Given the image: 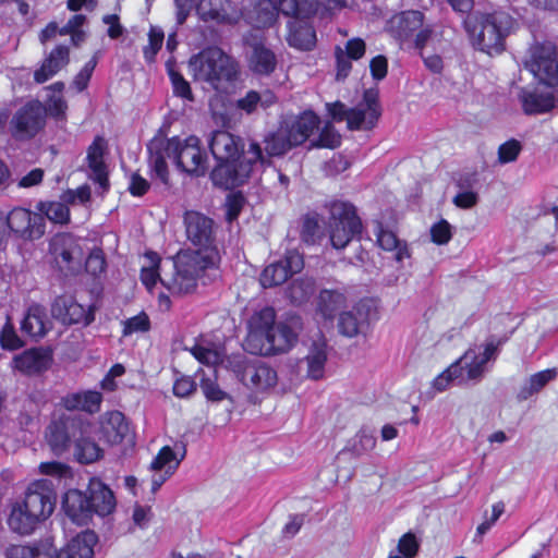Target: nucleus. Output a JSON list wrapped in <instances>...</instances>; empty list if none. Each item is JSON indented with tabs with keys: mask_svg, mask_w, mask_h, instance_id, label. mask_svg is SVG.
Wrapping results in <instances>:
<instances>
[{
	"mask_svg": "<svg viewBox=\"0 0 558 558\" xmlns=\"http://www.w3.org/2000/svg\"><path fill=\"white\" fill-rule=\"evenodd\" d=\"M209 148L218 165L211 171L215 185L232 189L243 184L265 158L258 143L252 142L246 151L240 137L226 131H216L209 141Z\"/></svg>",
	"mask_w": 558,
	"mask_h": 558,
	"instance_id": "f257e3e1",
	"label": "nucleus"
},
{
	"mask_svg": "<svg viewBox=\"0 0 558 558\" xmlns=\"http://www.w3.org/2000/svg\"><path fill=\"white\" fill-rule=\"evenodd\" d=\"M248 327L245 349L252 354L275 355L294 347L302 324L296 316L277 323L275 310L265 307L252 315Z\"/></svg>",
	"mask_w": 558,
	"mask_h": 558,
	"instance_id": "f03ea898",
	"label": "nucleus"
},
{
	"mask_svg": "<svg viewBox=\"0 0 558 558\" xmlns=\"http://www.w3.org/2000/svg\"><path fill=\"white\" fill-rule=\"evenodd\" d=\"M148 151L149 165L165 184L169 181L166 158L173 159L178 168L196 177L204 175L207 171L206 156L196 136L184 140L156 137L148 144Z\"/></svg>",
	"mask_w": 558,
	"mask_h": 558,
	"instance_id": "7ed1b4c3",
	"label": "nucleus"
},
{
	"mask_svg": "<svg viewBox=\"0 0 558 558\" xmlns=\"http://www.w3.org/2000/svg\"><path fill=\"white\" fill-rule=\"evenodd\" d=\"M189 68L195 81L205 82L218 92L236 80L238 62L218 47H209L190 58Z\"/></svg>",
	"mask_w": 558,
	"mask_h": 558,
	"instance_id": "20e7f679",
	"label": "nucleus"
},
{
	"mask_svg": "<svg viewBox=\"0 0 558 558\" xmlns=\"http://www.w3.org/2000/svg\"><path fill=\"white\" fill-rule=\"evenodd\" d=\"M472 44L488 54L504 50L505 38L512 26L511 16L501 11L493 13L476 12L464 21Z\"/></svg>",
	"mask_w": 558,
	"mask_h": 558,
	"instance_id": "39448f33",
	"label": "nucleus"
},
{
	"mask_svg": "<svg viewBox=\"0 0 558 558\" xmlns=\"http://www.w3.org/2000/svg\"><path fill=\"white\" fill-rule=\"evenodd\" d=\"M53 508L51 490L43 483H33L24 500L12 508L9 525L14 532L29 534L52 513Z\"/></svg>",
	"mask_w": 558,
	"mask_h": 558,
	"instance_id": "423d86ee",
	"label": "nucleus"
},
{
	"mask_svg": "<svg viewBox=\"0 0 558 558\" xmlns=\"http://www.w3.org/2000/svg\"><path fill=\"white\" fill-rule=\"evenodd\" d=\"M214 252L194 251L179 255L170 266L173 272L160 277V282L173 294H186L196 289L197 279L215 264Z\"/></svg>",
	"mask_w": 558,
	"mask_h": 558,
	"instance_id": "0eeeda50",
	"label": "nucleus"
},
{
	"mask_svg": "<svg viewBox=\"0 0 558 558\" xmlns=\"http://www.w3.org/2000/svg\"><path fill=\"white\" fill-rule=\"evenodd\" d=\"M93 424L78 414L61 413L52 418L47 427L46 439L56 454L66 451L84 435H92Z\"/></svg>",
	"mask_w": 558,
	"mask_h": 558,
	"instance_id": "6e6552de",
	"label": "nucleus"
},
{
	"mask_svg": "<svg viewBox=\"0 0 558 558\" xmlns=\"http://www.w3.org/2000/svg\"><path fill=\"white\" fill-rule=\"evenodd\" d=\"M361 231V221L352 205L333 202L328 220L329 240L336 250L344 248Z\"/></svg>",
	"mask_w": 558,
	"mask_h": 558,
	"instance_id": "1a4fd4ad",
	"label": "nucleus"
},
{
	"mask_svg": "<svg viewBox=\"0 0 558 558\" xmlns=\"http://www.w3.org/2000/svg\"><path fill=\"white\" fill-rule=\"evenodd\" d=\"M232 367L236 378L254 393H269L278 385L277 371L259 360H239Z\"/></svg>",
	"mask_w": 558,
	"mask_h": 558,
	"instance_id": "9d476101",
	"label": "nucleus"
},
{
	"mask_svg": "<svg viewBox=\"0 0 558 558\" xmlns=\"http://www.w3.org/2000/svg\"><path fill=\"white\" fill-rule=\"evenodd\" d=\"M524 66L546 85L558 83V51L553 44H537L530 48Z\"/></svg>",
	"mask_w": 558,
	"mask_h": 558,
	"instance_id": "9b49d317",
	"label": "nucleus"
},
{
	"mask_svg": "<svg viewBox=\"0 0 558 558\" xmlns=\"http://www.w3.org/2000/svg\"><path fill=\"white\" fill-rule=\"evenodd\" d=\"M47 110L38 100H32L20 108L13 116L10 126L14 138L23 141L33 138L45 125Z\"/></svg>",
	"mask_w": 558,
	"mask_h": 558,
	"instance_id": "f8f14e48",
	"label": "nucleus"
},
{
	"mask_svg": "<svg viewBox=\"0 0 558 558\" xmlns=\"http://www.w3.org/2000/svg\"><path fill=\"white\" fill-rule=\"evenodd\" d=\"M49 254L61 271L75 274L80 271L83 248L77 239L68 233H59L49 242Z\"/></svg>",
	"mask_w": 558,
	"mask_h": 558,
	"instance_id": "ddd939ff",
	"label": "nucleus"
},
{
	"mask_svg": "<svg viewBox=\"0 0 558 558\" xmlns=\"http://www.w3.org/2000/svg\"><path fill=\"white\" fill-rule=\"evenodd\" d=\"M243 40L248 48L246 58L250 70L258 75L271 74L277 66V57L266 46L264 37L258 32H250Z\"/></svg>",
	"mask_w": 558,
	"mask_h": 558,
	"instance_id": "4468645a",
	"label": "nucleus"
},
{
	"mask_svg": "<svg viewBox=\"0 0 558 558\" xmlns=\"http://www.w3.org/2000/svg\"><path fill=\"white\" fill-rule=\"evenodd\" d=\"M10 231L25 240H38L45 234L46 218L25 208H14L8 216Z\"/></svg>",
	"mask_w": 558,
	"mask_h": 558,
	"instance_id": "2eb2a0df",
	"label": "nucleus"
},
{
	"mask_svg": "<svg viewBox=\"0 0 558 558\" xmlns=\"http://www.w3.org/2000/svg\"><path fill=\"white\" fill-rule=\"evenodd\" d=\"M303 266L302 255L296 251H289L282 259L265 267L260 274V283L264 288L282 284L290 276L300 272Z\"/></svg>",
	"mask_w": 558,
	"mask_h": 558,
	"instance_id": "dca6fc26",
	"label": "nucleus"
},
{
	"mask_svg": "<svg viewBox=\"0 0 558 558\" xmlns=\"http://www.w3.org/2000/svg\"><path fill=\"white\" fill-rule=\"evenodd\" d=\"M197 14L205 22L234 25L243 17L242 11L229 0H201Z\"/></svg>",
	"mask_w": 558,
	"mask_h": 558,
	"instance_id": "f3484780",
	"label": "nucleus"
},
{
	"mask_svg": "<svg viewBox=\"0 0 558 558\" xmlns=\"http://www.w3.org/2000/svg\"><path fill=\"white\" fill-rule=\"evenodd\" d=\"M185 232L187 239L198 246L202 252L208 248L215 241L214 221L197 211H187L184 216Z\"/></svg>",
	"mask_w": 558,
	"mask_h": 558,
	"instance_id": "a211bd4d",
	"label": "nucleus"
},
{
	"mask_svg": "<svg viewBox=\"0 0 558 558\" xmlns=\"http://www.w3.org/2000/svg\"><path fill=\"white\" fill-rule=\"evenodd\" d=\"M396 34L400 39H408L415 35V47L423 49L432 39V31L422 28L423 14L418 11L403 12L393 20Z\"/></svg>",
	"mask_w": 558,
	"mask_h": 558,
	"instance_id": "6ab92c4d",
	"label": "nucleus"
},
{
	"mask_svg": "<svg viewBox=\"0 0 558 558\" xmlns=\"http://www.w3.org/2000/svg\"><path fill=\"white\" fill-rule=\"evenodd\" d=\"M184 456L185 450H183L180 458H178L177 453L169 446L161 448L149 466L151 471L150 489L153 493H156L174 473Z\"/></svg>",
	"mask_w": 558,
	"mask_h": 558,
	"instance_id": "aec40b11",
	"label": "nucleus"
},
{
	"mask_svg": "<svg viewBox=\"0 0 558 558\" xmlns=\"http://www.w3.org/2000/svg\"><path fill=\"white\" fill-rule=\"evenodd\" d=\"M51 315L66 325H88L94 319L93 314L88 310L69 295L58 296L53 301L51 305Z\"/></svg>",
	"mask_w": 558,
	"mask_h": 558,
	"instance_id": "412c9836",
	"label": "nucleus"
},
{
	"mask_svg": "<svg viewBox=\"0 0 558 558\" xmlns=\"http://www.w3.org/2000/svg\"><path fill=\"white\" fill-rule=\"evenodd\" d=\"M518 99L522 110L527 116L544 114L556 106V97L553 92L541 88H521Z\"/></svg>",
	"mask_w": 558,
	"mask_h": 558,
	"instance_id": "4be33fe9",
	"label": "nucleus"
},
{
	"mask_svg": "<svg viewBox=\"0 0 558 558\" xmlns=\"http://www.w3.org/2000/svg\"><path fill=\"white\" fill-rule=\"evenodd\" d=\"M319 118L312 111H305L302 114L286 119L281 126L287 133L293 146L303 144L315 129L318 128Z\"/></svg>",
	"mask_w": 558,
	"mask_h": 558,
	"instance_id": "5701e85b",
	"label": "nucleus"
},
{
	"mask_svg": "<svg viewBox=\"0 0 558 558\" xmlns=\"http://www.w3.org/2000/svg\"><path fill=\"white\" fill-rule=\"evenodd\" d=\"M14 367L25 375H36L47 371L52 363V354L43 348L25 350L13 359Z\"/></svg>",
	"mask_w": 558,
	"mask_h": 558,
	"instance_id": "b1692460",
	"label": "nucleus"
},
{
	"mask_svg": "<svg viewBox=\"0 0 558 558\" xmlns=\"http://www.w3.org/2000/svg\"><path fill=\"white\" fill-rule=\"evenodd\" d=\"M90 519L96 513L100 517L110 514L116 508V498L112 490L101 481L90 480L87 488Z\"/></svg>",
	"mask_w": 558,
	"mask_h": 558,
	"instance_id": "393cba45",
	"label": "nucleus"
},
{
	"mask_svg": "<svg viewBox=\"0 0 558 558\" xmlns=\"http://www.w3.org/2000/svg\"><path fill=\"white\" fill-rule=\"evenodd\" d=\"M366 51L365 41L361 38H352L347 41L344 48L336 46L335 57L337 62L336 78L342 81L348 77L352 64L351 60L361 59Z\"/></svg>",
	"mask_w": 558,
	"mask_h": 558,
	"instance_id": "a878e982",
	"label": "nucleus"
},
{
	"mask_svg": "<svg viewBox=\"0 0 558 558\" xmlns=\"http://www.w3.org/2000/svg\"><path fill=\"white\" fill-rule=\"evenodd\" d=\"M87 493L78 489H70L65 493L62 507L65 514L73 523L78 525L88 524L90 521V508L88 506Z\"/></svg>",
	"mask_w": 558,
	"mask_h": 558,
	"instance_id": "bb28decb",
	"label": "nucleus"
},
{
	"mask_svg": "<svg viewBox=\"0 0 558 558\" xmlns=\"http://www.w3.org/2000/svg\"><path fill=\"white\" fill-rule=\"evenodd\" d=\"M102 395L95 390L69 392L60 400V404L68 411H83L88 414L99 412Z\"/></svg>",
	"mask_w": 558,
	"mask_h": 558,
	"instance_id": "cd10ccee",
	"label": "nucleus"
},
{
	"mask_svg": "<svg viewBox=\"0 0 558 558\" xmlns=\"http://www.w3.org/2000/svg\"><path fill=\"white\" fill-rule=\"evenodd\" d=\"M328 359V345L327 341L323 336H317L313 339L307 354L304 357L307 369L306 375L308 378L317 380L323 378L325 372V365Z\"/></svg>",
	"mask_w": 558,
	"mask_h": 558,
	"instance_id": "c85d7f7f",
	"label": "nucleus"
},
{
	"mask_svg": "<svg viewBox=\"0 0 558 558\" xmlns=\"http://www.w3.org/2000/svg\"><path fill=\"white\" fill-rule=\"evenodd\" d=\"M107 148L106 141L97 136L87 150L88 167L92 171L90 178L99 184L102 191L109 186L108 173L104 162V154Z\"/></svg>",
	"mask_w": 558,
	"mask_h": 558,
	"instance_id": "c756f323",
	"label": "nucleus"
},
{
	"mask_svg": "<svg viewBox=\"0 0 558 558\" xmlns=\"http://www.w3.org/2000/svg\"><path fill=\"white\" fill-rule=\"evenodd\" d=\"M368 320V306L360 302L352 310L342 312L339 316L338 329L345 337L357 336Z\"/></svg>",
	"mask_w": 558,
	"mask_h": 558,
	"instance_id": "7c9ffc66",
	"label": "nucleus"
},
{
	"mask_svg": "<svg viewBox=\"0 0 558 558\" xmlns=\"http://www.w3.org/2000/svg\"><path fill=\"white\" fill-rule=\"evenodd\" d=\"M65 554L66 558H93L100 554L97 534L90 530L77 534L66 545Z\"/></svg>",
	"mask_w": 558,
	"mask_h": 558,
	"instance_id": "2f4dec72",
	"label": "nucleus"
},
{
	"mask_svg": "<svg viewBox=\"0 0 558 558\" xmlns=\"http://www.w3.org/2000/svg\"><path fill=\"white\" fill-rule=\"evenodd\" d=\"M70 61V50L66 46H57L35 71L34 78L38 84L47 82L63 69Z\"/></svg>",
	"mask_w": 558,
	"mask_h": 558,
	"instance_id": "473e14b6",
	"label": "nucleus"
},
{
	"mask_svg": "<svg viewBox=\"0 0 558 558\" xmlns=\"http://www.w3.org/2000/svg\"><path fill=\"white\" fill-rule=\"evenodd\" d=\"M129 424L119 411L107 413L101 421V434L107 442L118 445L129 434Z\"/></svg>",
	"mask_w": 558,
	"mask_h": 558,
	"instance_id": "72a5a7b5",
	"label": "nucleus"
},
{
	"mask_svg": "<svg viewBox=\"0 0 558 558\" xmlns=\"http://www.w3.org/2000/svg\"><path fill=\"white\" fill-rule=\"evenodd\" d=\"M57 550L50 539H44L33 545H9L3 554L7 558H53Z\"/></svg>",
	"mask_w": 558,
	"mask_h": 558,
	"instance_id": "f704fd0d",
	"label": "nucleus"
},
{
	"mask_svg": "<svg viewBox=\"0 0 558 558\" xmlns=\"http://www.w3.org/2000/svg\"><path fill=\"white\" fill-rule=\"evenodd\" d=\"M51 323L47 318L46 311L40 305H33L28 308L22 322L21 329L24 333L34 339L43 338L50 329Z\"/></svg>",
	"mask_w": 558,
	"mask_h": 558,
	"instance_id": "c9c22d12",
	"label": "nucleus"
},
{
	"mask_svg": "<svg viewBox=\"0 0 558 558\" xmlns=\"http://www.w3.org/2000/svg\"><path fill=\"white\" fill-rule=\"evenodd\" d=\"M454 364L459 367L460 379L465 381L478 380L483 376L486 363L482 361L480 350L469 349Z\"/></svg>",
	"mask_w": 558,
	"mask_h": 558,
	"instance_id": "e433bc0d",
	"label": "nucleus"
},
{
	"mask_svg": "<svg viewBox=\"0 0 558 558\" xmlns=\"http://www.w3.org/2000/svg\"><path fill=\"white\" fill-rule=\"evenodd\" d=\"M293 146L283 128L280 125L276 132L268 134L264 140V151L263 154L265 161L268 162V158L284 155Z\"/></svg>",
	"mask_w": 558,
	"mask_h": 558,
	"instance_id": "4c0bfd02",
	"label": "nucleus"
},
{
	"mask_svg": "<svg viewBox=\"0 0 558 558\" xmlns=\"http://www.w3.org/2000/svg\"><path fill=\"white\" fill-rule=\"evenodd\" d=\"M345 302L343 293L336 290H323L318 296L317 310L325 318L331 319L345 305Z\"/></svg>",
	"mask_w": 558,
	"mask_h": 558,
	"instance_id": "58836bf2",
	"label": "nucleus"
},
{
	"mask_svg": "<svg viewBox=\"0 0 558 558\" xmlns=\"http://www.w3.org/2000/svg\"><path fill=\"white\" fill-rule=\"evenodd\" d=\"M324 235L318 214L308 213L301 218L300 236L304 243L311 245L319 243Z\"/></svg>",
	"mask_w": 558,
	"mask_h": 558,
	"instance_id": "ea45409f",
	"label": "nucleus"
},
{
	"mask_svg": "<svg viewBox=\"0 0 558 558\" xmlns=\"http://www.w3.org/2000/svg\"><path fill=\"white\" fill-rule=\"evenodd\" d=\"M287 40L290 46L300 50H310L315 45V33L307 24L290 23Z\"/></svg>",
	"mask_w": 558,
	"mask_h": 558,
	"instance_id": "a19ab883",
	"label": "nucleus"
},
{
	"mask_svg": "<svg viewBox=\"0 0 558 558\" xmlns=\"http://www.w3.org/2000/svg\"><path fill=\"white\" fill-rule=\"evenodd\" d=\"M281 13L300 20L311 17L317 11L315 0H278Z\"/></svg>",
	"mask_w": 558,
	"mask_h": 558,
	"instance_id": "79ce46f5",
	"label": "nucleus"
},
{
	"mask_svg": "<svg viewBox=\"0 0 558 558\" xmlns=\"http://www.w3.org/2000/svg\"><path fill=\"white\" fill-rule=\"evenodd\" d=\"M276 101V97L270 92L257 93L250 90L246 95L236 101V107L247 114L253 113L258 106L267 108Z\"/></svg>",
	"mask_w": 558,
	"mask_h": 558,
	"instance_id": "37998d69",
	"label": "nucleus"
},
{
	"mask_svg": "<svg viewBox=\"0 0 558 558\" xmlns=\"http://www.w3.org/2000/svg\"><path fill=\"white\" fill-rule=\"evenodd\" d=\"M74 445L75 457L81 463H94L104 454L102 449L90 438V435H84Z\"/></svg>",
	"mask_w": 558,
	"mask_h": 558,
	"instance_id": "c03bdc74",
	"label": "nucleus"
},
{
	"mask_svg": "<svg viewBox=\"0 0 558 558\" xmlns=\"http://www.w3.org/2000/svg\"><path fill=\"white\" fill-rule=\"evenodd\" d=\"M377 242L383 250L395 251V258L397 262H402L404 258L410 257L407 244L401 242L391 231L380 230L377 236Z\"/></svg>",
	"mask_w": 558,
	"mask_h": 558,
	"instance_id": "a18cd8bd",
	"label": "nucleus"
},
{
	"mask_svg": "<svg viewBox=\"0 0 558 558\" xmlns=\"http://www.w3.org/2000/svg\"><path fill=\"white\" fill-rule=\"evenodd\" d=\"M376 446V438L366 430H360L354 438H352L348 446L342 450V453H349L354 458L362 457L372 451Z\"/></svg>",
	"mask_w": 558,
	"mask_h": 558,
	"instance_id": "49530a36",
	"label": "nucleus"
},
{
	"mask_svg": "<svg viewBox=\"0 0 558 558\" xmlns=\"http://www.w3.org/2000/svg\"><path fill=\"white\" fill-rule=\"evenodd\" d=\"M36 209L44 217L56 223H66L70 220V210L61 202H39Z\"/></svg>",
	"mask_w": 558,
	"mask_h": 558,
	"instance_id": "de8ad7c7",
	"label": "nucleus"
},
{
	"mask_svg": "<svg viewBox=\"0 0 558 558\" xmlns=\"http://www.w3.org/2000/svg\"><path fill=\"white\" fill-rule=\"evenodd\" d=\"M556 377L555 369H545L534 374L529 379V383L523 386L518 395L520 400H526L534 393L538 392L546 384Z\"/></svg>",
	"mask_w": 558,
	"mask_h": 558,
	"instance_id": "09e8293b",
	"label": "nucleus"
},
{
	"mask_svg": "<svg viewBox=\"0 0 558 558\" xmlns=\"http://www.w3.org/2000/svg\"><path fill=\"white\" fill-rule=\"evenodd\" d=\"M315 291V282L311 278H300L290 284L288 295L291 302L302 304L310 300Z\"/></svg>",
	"mask_w": 558,
	"mask_h": 558,
	"instance_id": "8fccbe9b",
	"label": "nucleus"
},
{
	"mask_svg": "<svg viewBox=\"0 0 558 558\" xmlns=\"http://www.w3.org/2000/svg\"><path fill=\"white\" fill-rule=\"evenodd\" d=\"M279 11V7L271 0H259L254 11V23L257 27H268L276 22Z\"/></svg>",
	"mask_w": 558,
	"mask_h": 558,
	"instance_id": "3c124183",
	"label": "nucleus"
},
{
	"mask_svg": "<svg viewBox=\"0 0 558 558\" xmlns=\"http://www.w3.org/2000/svg\"><path fill=\"white\" fill-rule=\"evenodd\" d=\"M146 258L148 259L149 265L143 266L141 271V280L146 286V288L150 290L156 284L157 280L160 281V277H168V275H160L157 272L160 258L156 253H147Z\"/></svg>",
	"mask_w": 558,
	"mask_h": 558,
	"instance_id": "603ef678",
	"label": "nucleus"
},
{
	"mask_svg": "<svg viewBox=\"0 0 558 558\" xmlns=\"http://www.w3.org/2000/svg\"><path fill=\"white\" fill-rule=\"evenodd\" d=\"M341 143V137L335 130L331 123H327L320 131L316 141L311 143V147L315 148H330L338 147Z\"/></svg>",
	"mask_w": 558,
	"mask_h": 558,
	"instance_id": "864d4df0",
	"label": "nucleus"
},
{
	"mask_svg": "<svg viewBox=\"0 0 558 558\" xmlns=\"http://www.w3.org/2000/svg\"><path fill=\"white\" fill-rule=\"evenodd\" d=\"M368 110L363 107L350 109L348 116V128L350 130L371 129L376 122L368 121Z\"/></svg>",
	"mask_w": 558,
	"mask_h": 558,
	"instance_id": "5fc2aeb1",
	"label": "nucleus"
},
{
	"mask_svg": "<svg viewBox=\"0 0 558 558\" xmlns=\"http://www.w3.org/2000/svg\"><path fill=\"white\" fill-rule=\"evenodd\" d=\"M169 76L173 86L174 95L182 97L186 100L193 101L194 96L191 90L190 83L172 68L169 69Z\"/></svg>",
	"mask_w": 558,
	"mask_h": 558,
	"instance_id": "6e6d98bb",
	"label": "nucleus"
},
{
	"mask_svg": "<svg viewBox=\"0 0 558 558\" xmlns=\"http://www.w3.org/2000/svg\"><path fill=\"white\" fill-rule=\"evenodd\" d=\"M163 32L159 28L151 27L148 34V45L144 47V56L148 62L155 60V56L160 50L163 43Z\"/></svg>",
	"mask_w": 558,
	"mask_h": 558,
	"instance_id": "4d7b16f0",
	"label": "nucleus"
},
{
	"mask_svg": "<svg viewBox=\"0 0 558 558\" xmlns=\"http://www.w3.org/2000/svg\"><path fill=\"white\" fill-rule=\"evenodd\" d=\"M213 372H214L215 378H211V377L202 378L201 388H202L205 397L208 400L222 401L227 398V393L223 390H221L220 387L216 383V373H217L216 368H214Z\"/></svg>",
	"mask_w": 558,
	"mask_h": 558,
	"instance_id": "13d9d810",
	"label": "nucleus"
},
{
	"mask_svg": "<svg viewBox=\"0 0 558 558\" xmlns=\"http://www.w3.org/2000/svg\"><path fill=\"white\" fill-rule=\"evenodd\" d=\"M191 352L197 361L208 366H216L221 362V354L217 350L195 345L191 349Z\"/></svg>",
	"mask_w": 558,
	"mask_h": 558,
	"instance_id": "bf43d9fd",
	"label": "nucleus"
},
{
	"mask_svg": "<svg viewBox=\"0 0 558 558\" xmlns=\"http://www.w3.org/2000/svg\"><path fill=\"white\" fill-rule=\"evenodd\" d=\"M0 342L4 349L16 350L23 345L15 332L13 324L8 319L0 333Z\"/></svg>",
	"mask_w": 558,
	"mask_h": 558,
	"instance_id": "052dcab7",
	"label": "nucleus"
},
{
	"mask_svg": "<svg viewBox=\"0 0 558 558\" xmlns=\"http://www.w3.org/2000/svg\"><path fill=\"white\" fill-rule=\"evenodd\" d=\"M522 149V146L519 141L517 140H509L508 142L504 143L499 146L498 149V160L500 163H508L514 161L520 151Z\"/></svg>",
	"mask_w": 558,
	"mask_h": 558,
	"instance_id": "680f3d73",
	"label": "nucleus"
},
{
	"mask_svg": "<svg viewBox=\"0 0 558 558\" xmlns=\"http://www.w3.org/2000/svg\"><path fill=\"white\" fill-rule=\"evenodd\" d=\"M368 110V121L377 122L380 117V108L378 105V94L374 89H367L363 96V104L360 106Z\"/></svg>",
	"mask_w": 558,
	"mask_h": 558,
	"instance_id": "e2e57ef3",
	"label": "nucleus"
},
{
	"mask_svg": "<svg viewBox=\"0 0 558 558\" xmlns=\"http://www.w3.org/2000/svg\"><path fill=\"white\" fill-rule=\"evenodd\" d=\"M86 271L92 276L97 277L101 275L106 269V259L101 250H94L88 255L85 263Z\"/></svg>",
	"mask_w": 558,
	"mask_h": 558,
	"instance_id": "0e129e2a",
	"label": "nucleus"
},
{
	"mask_svg": "<svg viewBox=\"0 0 558 558\" xmlns=\"http://www.w3.org/2000/svg\"><path fill=\"white\" fill-rule=\"evenodd\" d=\"M461 191L453 197V204L462 209H470L474 207L478 202V195L476 192L471 190H464V186L459 182Z\"/></svg>",
	"mask_w": 558,
	"mask_h": 558,
	"instance_id": "69168bd1",
	"label": "nucleus"
},
{
	"mask_svg": "<svg viewBox=\"0 0 558 558\" xmlns=\"http://www.w3.org/2000/svg\"><path fill=\"white\" fill-rule=\"evenodd\" d=\"M430 236L432 241L438 245L447 244L452 236L451 226L446 220L439 221L430 228Z\"/></svg>",
	"mask_w": 558,
	"mask_h": 558,
	"instance_id": "338daca9",
	"label": "nucleus"
},
{
	"mask_svg": "<svg viewBox=\"0 0 558 558\" xmlns=\"http://www.w3.org/2000/svg\"><path fill=\"white\" fill-rule=\"evenodd\" d=\"M149 329L148 316L144 313L129 318L124 322L123 336H130L133 332L146 331Z\"/></svg>",
	"mask_w": 558,
	"mask_h": 558,
	"instance_id": "774afa93",
	"label": "nucleus"
}]
</instances>
